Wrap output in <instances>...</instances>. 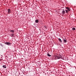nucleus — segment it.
I'll return each instance as SVG.
<instances>
[{
  "instance_id": "f3484780",
  "label": "nucleus",
  "mask_w": 76,
  "mask_h": 76,
  "mask_svg": "<svg viewBox=\"0 0 76 76\" xmlns=\"http://www.w3.org/2000/svg\"><path fill=\"white\" fill-rule=\"evenodd\" d=\"M2 45L1 43H0V45Z\"/></svg>"
},
{
  "instance_id": "4468645a",
  "label": "nucleus",
  "mask_w": 76,
  "mask_h": 76,
  "mask_svg": "<svg viewBox=\"0 0 76 76\" xmlns=\"http://www.w3.org/2000/svg\"><path fill=\"white\" fill-rule=\"evenodd\" d=\"M68 12H69V11L68 10H66V13H68Z\"/></svg>"
},
{
  "instance_id": "f8f14e48",
  "label": "nucleus",
  "mask_w": 76,
  "mask_h": 76,
  "mask_svg": "<svg viewBox=\"0 0 76 76\" xmlns=\"http://www.w3.org/2000/svg\"><path fill=\"white\" fill-rule=\"evenodd\" d=\"M15 31L14 30H11L10 31V32H12V33H14V31Z\"/></svg>"
},
{
  "instance_id": "6e6552de",
  "label": "nucleus",
  "mask_w": 76,
  "mask_h": 76,
  "mask_svg": "<svg viewBox=\"0 0 76 76\" xmlns=\"http://www.w3.org/2000/svg\"><path fill=\"white\" fill-rule=\"evenodd\" d=\"M59 56V59L60 58H61L62 57V56H61V55H58Z\"/></svg>"
},
{
  "instance_id": "f03ea898",
  "label": "nucleus",
  "mask_w": 76,
  "mask_h": 76,
  "mask_svg": "<svg viewBox=\"0 0 76 76\" xmlns=\"http://www.w3.org/2000/svg\"><path fill=\"white\" fill-rule=\"evenodd\" d=\"M66 9L68 10V11H70V8L67 7L66 8Z\"/></svg>"
},
{
  "instance_id": "a211bd4d",
  "label": "nucleus",
  "mask_w": 76,
  "mask_h": 76,
  "mask_svg": "<svg viewBox=\"0 0 76 76\" xmlns=\"http://www.w3.org/2000/svg\"><path fill=\"white\" fill-rule=\"evenodd\" d=\"M45 28H46V26H45Z\"/></svg>"
},
{
  "instance_id": "9b49d317",
  "label": "nucleus",
  "mask_w": 76,
  "mask_h": 76,
  "mask_svg": "<svg viewBox=\"0 0 76 76\" xmlns=\"http://www.w3.org/2000/svg\"><path fill=\"white\" fill-rule=\"evenodd\" d=\"M3 67H4V68H6V65H3Z\"/></svg>"
},
{
  "instance_id": "dca6fc26",
  "label": "nucleus",
  "mask_w": 76,
  "mask_h": 76,
  "mask_svg": "<svg viewBox=\"0 0 76 76\" xmlns=\"http://www.w3.org/2000/svg\"><path fill=\"white\" fill-rule=\"evenodd\" d=\"M1 46H2V47H4V45H1Z\"/></svg>"
},
{
  "instance_id": "20e7f679",
  "label": "nucleus",
  "mask_w": 76,
  "mask_h": 76,
  "mask_svg": "<svg viewBox=\"0 0 76 76\" xmlns=\"http://www.w3.org/2000/svg\"><path fill=\"white\" fill-rule=\"evenodd\" d=\"M55 58H57L58 59H59V55H58V56H55Z\"/></svg>"
},
{
  "instance_id": "f257e3e1",
  "label": "nucleus",
  "mask_w": 76,
  "mask_h": 76,
  "mask_svg": "<svg viewBox=\"0 0 76 76\" xmlns=\"http://www.w3.org/2000/svg\"><path fill=\"white\" fill-rule=\"evenodd\" d=\"M5 44H6V45H10V44H11V43H10L9 42H4Z\"/></svg>"
},
{
  "instance_id": "423d86ee",
  "label": "nucleus",
  "mask_w": 76,
  "mask_h": 76,
  "mask_svg": "<svg viewBox=\"0 0 76 76\" xmlns=\"http://www.w3.org/2000/svg\"><path fill=\"white\" fill-rule=\"evenodd\" d=\"M64 43H66L67 42V41H66V39H64Z\"/></svg>"
},
{
  "instance_id": "0eeeda50",
  "label": "nucleus",
  "mask_w": 76,
  "mask_h": 76,
  "mask_svg": "<svg viewBox=\"0 0 76 76\" xmlns=\"http://www.w3.org/2000/svg\"><path fill=\"white\" fill-rule=\"evenodd\" d=\"M58 40L60 42H62V40H61V39L59 38L58 39Z\"/></svg>"
},
{
  "instance_id": "2eb2a0df",
  "label": "nucleus",
  "mask_w": 76,
  "mask_h": 76,
  "mask_svg": "<svg viewBox=\"0 0 76 76\" xmlns=\"http://www.w3.org/2000/svg\"><path fill=\"white\" fill-rule=\"evenodd\" d=\"M72 30L75 31V28H72Z\"/></svg>"
},
{
  "instance_id": "1a4fd4ad",
  "label": "nucleus",
  "mask_w": 76,
  "mask_h": 76,
  "mask_svg": "<svg viewBox=\"0 0 76 76\" xmlns=\"http://www.w3.org/2000/svg\"><path fill=\"white\" fill-rule=\"evenodd\" d=\"M62 13L63 14H64L65 13V11L64 10L62 11Z\"/></svg>"
},
{
  "instance_id": "7ed1b4c3",
  "label": "nucleus",
  "mask_w": 76,
  "mask_h": 76,
  "mask_svg": "<svg viewBox=\"0 0 76 76\" xmlns=\"http://www.w3.org/2000/svg\"><path fill=\"white\" fill-rule=\"evenodd\" d=\"M8 13H9V14H10V9H8Z\"/></svg>"
},
{
  "instance_id": "39448f33",
  "label": "nucleus",
  "mask_w": 76,
  "mask_h": 76,
  "mask_svg": "<svg viewBox=\"0 0 76 76\" xmlns=\"http://www.w3.org/2000/svg\"><path fill=\"white\" fill-rule=\"evenodd\" d=\"M11 37H14V36H15V35L14 34V33H12L11 34Z\"/></svg>"
},
{
  "instance_id": "9d476101",
  "label": "nucleus",
  "mask_w": 76,
  "mask_h": 76,
  "mask_svg": "<svg viewBox=\"0 0 76 76\" xmlns=\"http://www.w3.org/2000/svg\"><path fill=\"white\" fill-rule=\"evenodd\" d=\"M35 22L36 23H38L39 22V21H38V20H35Z\"/></svg>"
},
{
  "instance_id": "ddd939ff",
  "label": "nucleus",
  "mask_w": 76,
  "mask_h": 76,
  "mask_svg": "<svg viewBox=\"0 0 76 76\" xmlns=\"http://www.w3.org/2000/svg\"><path fill=\"white\" fill-rule=\"evenodd\" d=\"M47 55L48 56H49V57H50L51 56V55H50V54L49 53H48L47 54Z\"/></svg>"
}]
</instances>
